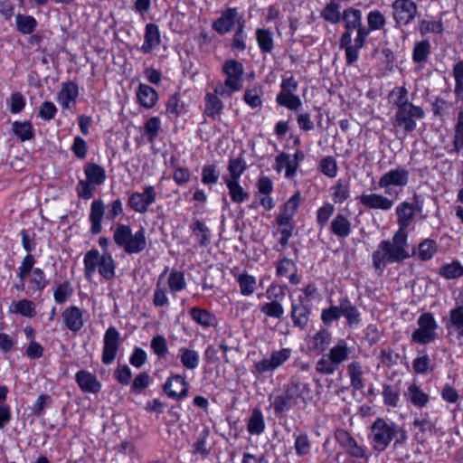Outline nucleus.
Segmentation results:
<instances>
[{"label": "nucleus", "mask_w": 463, "mask_h": 463, "mask_svg": "<svg viewBox=\"0 0 463 463\" xmlns=\"http://www.w3.org/2000/svg\"><path fill=\"white\" fill-rule=\"evenodd\" d=\"M222 71L226 78L216 82L215 90L222 98H231L243 87L244 67L236 60H228L223 63Z\"/></svg>", "instance_id": "nucleus-4"}, {"label": "nucleus", "mask_w": 463, "mask_h": 463, "mask_svg": "<svg viewBox=\"0 0 463 463\" xmlns=\"http://www.w3.org/2000/svg\"><path fill=\"white\" fill-rule=\"evenodd\" d=\"M161 42V35L159 28L155 24H147L146 25L144 43L141 46V51L144 53H149L152 50L157 47Z\"/></svg>", "instance_id": "nucleus-27"}, {"label": "nucleus", "mask_w": 463, "mask_h": 463, "mask_svg": "<svg viewBox=\"0 0 463 463\" xmlns=\"http://www.w3.org/2000/svg\"><path fill=\"white\" fill-rule=\"evenodd\" d=\"M392 8L394 21L401 25L410 24L418 14V6L412 0H395Z\"/></svg>", "instance_id": "nucleus-14"}, {"label": "nucleus", "mask_w": 463, "mask_h": 463, "mask_svg": "<svg viewBox=\"0 0 463 463\" xmlns=\"http://www.w3.org/2000/svg\"><path fill=\"white\" fill-rule=\"evenodd\" d=\"M47 284L44 271L40 268H34L33 272L30 273V289L33 292H40L45 288Z\"/></svg>", "instance_id": "nucleus-59"}, {"label": "nucleus", "mask_w": 463, "mask_h": 463, "mask_svg": "<svg viewBox=\"0 0 463 463\" xmlns=\"http://www.w3.org/2000/svg\"><path fill=\"white\" fill-rule=\"evenodd\" d=\"M247 169V164L242 157L231 159L228 165L229 175L223 176V181H239L244 171Z\"/></svg>", "instance_id": "nucleus-45"}, {"label": "nucleus", "mask_w": 463, "mask_h": 463, "mask_svg": "<svg viewBox=\"0 0 463 463\" xmlns=\"http://www.w3.org/2000/svg\"><path fill=\"white\" fill-rule=\"evenodd\" d=\"M283 168L286 169L285 175L287 178L294 177L298 169V163H294L286 153H280L276 157V170L280 172Z\"/></svg>", "instance_id": "nucleus-43"}, {"label": "nucleus", "mask_w": 463, "mask_h": 463, "mask_svg": "<svg viewBox=\"0 0 463 463\" xmlns=\"http://www.w3.org/2000/svg\"><path fill=\"white\" fill-rule=\"evenodd\" d=\"M366 38L361 33V35H356L354 43H352V34L344 33L341 35L339 44L341 48L345 49L346 63L348 65H352L358 60L359 51L364 47Z\"/></svg>", "instance_id": "nucleus-15"}, {"label": "nucleus", "mask_w": 463, "mask_h": 463, "mask_svg": "<svg viewBox=\"0 0 463 463\" xmlns=\"http://www.w3.org/2000/svg\"><path fill=\"white\" fill-rule=\"evenodd\" d=\"M191 230L201 247H206L211 243V232L200 220H195L191 225Z\"/></svg>", "instance_id": "nucleus-38"}, {"label": "nucleus", "mask_w": 463, "mask_h": 463, "mask_svg": "<svg viewBox=\"0 0 463 463\" xmlns=\"http://www.w3.org/2000/svg\"><path fill=\"white\" fill-rule=\"evenodd\" d=\"M157 192L153 185H145L142 192H135L128 198L129 207L138 213H146L157 199Z\"/></svg>", "instance_id": "nucleus-12"}, {"label": "nucleus", "mask_w": 463, "mask_h": 463, "mask_svg": "<svg viewBox=\"0 0 463 463\" xmlns=\"http://www.w3.org/2000/svg\"><path fill=\"white\" fill-rule=\"evenodd\" d=\"M342 20L345 31L344 33H349L352 34L353 30H356V35H364L367 37L369 35V30L362 24V11L356 8L349 7L344 10Z\"/></svg>", "instance_id": "nucleus-17"}, {"label": "nucleus", "mask_w": 463, "mask_h": 463, "mask_svg": "<svg viewBox=\"0 0 463 463\" xmlns=\"http://www.w3.org/2000/svg\"><path fill=\"white\" fill-rule=\"evenodd\" d=\"M446 279H455L463 276V266L458 260L443 265L439 271Z\"/></svg>", "instance_id": "nucleus-57"}, {"label": "nucleus", "mask_w": 463, "mask_h": 463, "mask_svg": "<svg viewBox=\"0 0 463 463\" xmlns=\"http://www.w3.org/2000/svg\"><path fill=\"white\" fill-rule=\"evenodd\" d=\"M407 432L393 421L377 418L371 426L370 439L374 450L384 451L391 441L395 439L394 445L404 444Z\"/></svg>", "instance_id": "nucleus-3"}, {"label": "nucleus", "mask_w": 463, "mask_h": 463, "mask_svg": "<svg viewBox=\"0 0 463 463\" xmlns=\"http://www.w3.org/2000/svg\"><path fill=\"white\" fill-rule=\"evenodd\" d=\"M116 357V328L110 326L104 335V347L102 352V362L110 364Z\"/></svg>", "instance_id": "nucleus-26"}, {"label": "nucleus", "mask_w": 463, "mask_h": 463, "mask_svg": "<svg viewBox=\"0 0 463 463\" xmlns=\"http://www.w3.org/2000/svg\"><path fill=\"white\" fill-rule=\"evenodd\" d=\"M291 353L290 348H282L271 352L269 358H263L254 364L252 373L255 375H262L266 373L274 372L290 358Z\"/></svg>", "instance_id": "nucleus-10"}, {"label": "nucleus", "mask_w": 463, "mask_h": 463, "mask_svg": "<svg viewBox=\"0 0 463 463\" xmlns=\"http://www.w3.org/2000/svg\"><path fill=\"white\" fill-rule=\"evenodd\" d=\"M410 173L402 166L390 169L384 173L379 179L378 185L385 189V194H391L389 188L391 186L404 187L409 184Z\"/></svg>", "instance_id": "nucleus-13"}, {"label": "nucleus", "mask_w": 463, "mask_h": 463, "mask_svg": "<svg viewBox=\"0 0 463 463\" xmlns=\"http://www.w3.org/2000/svg\"><path fill=\"white\" fill-rule=\"evenodd\" d=\"M357 200L367 209L381 210L383 212L390 211L394 204L392 199H389L383 194L375 193L363 194Z\"/></svg>", "instance_id": "nucleus-18"}, {"label": "nucleus", "mask_w": 463, "mask_h": 463, "mask_svg": "<svg viewBox=\"0 0 463 463\" xmlns=\"http://www.w3.org/2000/svg\"><path fill=\"white\" fill-rule=\"evenodd\" d=\"M409 257L408 233L398 232L392 240L382 241L372 255L374 269L381 271L387 265L402 262Z\"/></svg>", "instance_id": "nucleus-2"}, {"label": "nucleus", "mask_w": 463, "mask_h": 463, "mask_svg": "<svg viewBox=\"0 0 463 463\" xmlns=\"http://www.w3.org/2000/svg\"><path fill=\"white\" fill-rule=\"evenodd\" d=\"M463 149V109L459 111L455 125L453 149L449 153H458Z\"/></svg>", "instance_id": "nucleus-60"}, {"label": "nucleus", "mask_w": 463, "mask_h": 463, "mask_svg": "<svg viewBox=\"0 0 463 463\" xmlns=\"http://www.w3.org/2000/svg\"><path fill=\"white\" fill-rule=\"evenodd\" d=\"M61 317L66 328L73 333L79 332L84 326L83 311L76 306L64 309Z\"/></svg>", "instance_id": "nucleus-21"}, {"label": "nucleus", "mask_w": 463, "mask_h": 463, "mask_svg": "<svg viewBox=\"0 0 463 463\" xmlns=\"http://www.w3.org/2000/svg\"><path fill=\"white\" fill-rule=\"evenodd\" d=\"M9 311L13 314L33 317L35 315V306L33 301L28 299L12 301L9 306Z\"/></svg>", "instance_id": "nucleus-40"}, {"label": "nucleus", "mask_w": 463, "mask_h": 463, "mask_svg": "<svg viewBox=\"0 0 463 463\" xmlns=\"http://www.w3.org/2000/svg\"><path fill=\"white\" fill-rule=\"evenodd\" d=\"M256 38L262 52L268 53L273 50V34L269 29H258Z\"/></svg>", "instance_id": "nucleus-56"}, {"label": "nucleus", "mask_w": 463, "mask_h": 463, "mask_svg": "<svg viewBox=\"0 0 463 463\" xmlns=\"http://www.w3.org/2000/svg\"><path fill=\"white\" fill-rule=\"evenodd\" d=\"M12 132L22 142L34 137V129L30 121H14L12 123Z\"/></svg>", "instance_id": "nucleus-36"}, {"label": "nucleus", "mask_w": 463, "mask_h": 463, "mask_svg": "<svg viewBox=\"0 0 463 463\" xmlns=\"http://www.w3.org/2000/svg\"><path fill=\"white\" fill-rule=\"evenodd\" d=\"M351 348L344 339H340L327 354L317 362L316 370L325 375L333 374L341 364L348 360Z\"/></svg>", "instance_id": "nucleus-5"}, {"label": "nucleus", "mask_w": 463, "mask_h": 463, "mask_svg": "<svg viewBox=\"0 0 463 463\" xmlns=\"http://www.w3.org/2000/svg\"><path fill=\"white\" fill-rule=\"evenodd\" d=\"M418 328L412 333L411 340L417 344L426 345L436 340L438 324L431 313H423L417 321Z\"/></svg>", "instance_id": "nucleus-7"}, {"label": "nucleus", "mask_w": 463, "mask_h": 463, "mask_svg": "<svg viewBox=\"0 0 463 463\" xmlns=\"http://www.w3.org/2000/svg\"><path fill=\"white\" fill-rule=\"evenodd\" d=\"M331 232L339 238H346L352 232V224L350 220L342 213H337L330 224Z\"/></svg>", "instance_id": "nucleus-28"}, {"label": "nucleus", "mask_w": 463, "mask_h": 463, "mask_svg": "<svg viewBox=\"0 0 463 463\" xmlns=\"http://www.w3.org/2000/svg\"><path fill=\"white\" fill-rule=\"evenodd\" d=\"M452 75L455 80L454 94L458 99L463 100V60L454 64Z\"/></svg>", "instance_id": "nucleus-55"}, {"label": "nucleus", "mask_w": 463, "mask_h": 463, "mask_svg": "<svg viewBox=\"0 0 463 463\" xmlns=\"http://www.w3.org/2000/svg\"><path fill=\"white\" fill-rule=\"evenodd\" d=\"M298 82L293 76L283 77L280 84V92L276 98V101L290 110H298L302 106V101L298 96L295 95L298 90Z\"/></svg>", "instance_id": "nucleus-8"}, {"label": "nucleus", "mask_w": 463, "mask_h": 463, "mask_svg": "<svg viewBox=\"0 0 463 463\" xmlns=\"http://www.w3.org/2000/svg\"><path fill=\"white\" fill-rule=\"evenodd\" d=\"M449 325L458 332L459 337H463V307H458L450 311Z\"/></svg>", "instance_id": "nucleus-64"}, {"label": "nucleus", "mask_w": 463, "mask_h": 463, "mask_svg": "<svg viewBox=\"0 0 463 463\" xmlns=\"http://www.w3.org/2000/svg\"><path fill=\"white\" fill-rule=\"evenodd\" d=\"M231 200L235 203H242L250 198V194L240 184L239 181L225 180L224 181Z\"/></svg>", "instance_id": "nucleus-41"}, {"label": "nucleus", "mask_w": 463, "mask_h": 463, "mask_svg": "<svg viewBox=\"0 0 463 463\" xmlns=\"http://www.w3.org/2000/svg\"><path fill=\"white\" fill-rule=\"evenodd\" d=\"M104 216V204L101 201H93L90 207V221L91 222L90 231L97 234L101 232V221Z\"/></svg>", "instance_id": "nucleus-34"}, {"label": "nucleus", "mask_w": 463, "mask_h": 463, "mask_svg": "<svg viewBox=\"0 0 463 463\" xmlns=\"http://www.w3.org/2000/svg\"><path fill=\"white\" fill-rule=\"evenodd\" d=\"M189 314L194 321L203 327H211L217 325L216 317L206 309L194 307L189 310Z\"/></svg>", "instance_id": "nucleus-33"}, {"label": "nucleus", "mask_w": 463, "mask_h": 463, "mask_svg": "<svg viewBox=\"0 0 463 463\" xmlns=\"http://www.w3.org/2000/svg\"><path fill=\"white\" fill-rule=\"evenodd\" d=\"M165 393L173 399H181L187 395L188 385L184 377L180 374H175L168 378L164 385Z\"/></svg>", "instance_id": "nucleus-20"}, {"label": "nucleus", "mask_w": 463, "mask_h": 463, "mask_svg": "<svg viewBox=\"0 0 463 463\" xmlns=\"http://www.w3.org/2000/svg\"><path fill=\"white\" fill-rule=\"evenodd\" d=\"M248 431L252 435H260L265 430V421L262 412L255 408L251 412L247 425Z\"/></svg>", "instance_id": "nucleus-49"}, {"label": "nucleus", "mask_w": 463, "mask_h": 463, "mask_svg": "<svg viewBox=\"0 0 463 463\" xmlns=\"http://www.w3.org/2000/svg\"><path fill=\"white\" fill-rule=\"evenodd\" d=\"M424 117L425 112L420 107L411 105L397 109L392 124L394 127L402 128L405 133H410L417 127L414 118L421 119Z\"/></svg>", "instance_id": "nucleus-9"}, {"label": "nucleus", "mask_w": 463, "mask_h": 463, "mask_svg": "<svg viewBox=\"0 0 463 463\" xmlns=\"http://www.w3.org/2000/svg\"><path fill=\"white\" fill-rule=\"evenodd\" d=\"M75 381L83 392L97 393L101 389V383L96 375L86 370L77 372Z\"/></svg>", "instance_id": "nucleus-23"}, {"label": "nucleus", "mask_w": 463, "mask_h": 463, "mask_svg": "<svg viewBox=\"0 0 463 463\" xmlns=\"http://www.w3.org/2000/svg\"><path fill=\"white\" fill-rule=\"evenodd\" d=\"M263 89L260 85H254L245 90L243 100L251 109L260 108L262 105Z\"/></svg>", "instance_id": "nucleus-46"}, {"label": "nucleus", "mask_w": 463, "mask_h": 463, "mask_svg": "<svg viewBox=\"0 0 463 463\" xmlns=\"http://www.w3.org/2000/svg\"><path fill=\"white\" fill-rule=\"evenodd\" d=\"M342 15L340 5L335 0H331L327 3L321 12V17L333 24L339 23L342 19Z\"/></svg>", "instance_id": "nucleus-48"}, {"label": "nucleus", "mask_w": 463, "mask_h": 463, "mask_svg": "<svg viewBox=\"0 0 463 463\" xmlns=\"http://www.w3.org/2000/svg\"><path fill=\"white\" fill-rule=\"evenodd\" d=\"M276 289V286L270 285L266 290V297L269 299L275 298L270 302L264 303L260 306V311L267 317L280 319L284 315V308L282 305L277 301L279 294H273V290Z\"/></svg>", "instance_id": "nucleus-24"}, {"label": "nucleus", "mask_w": 463, "mask_h": 463, "mask_svg": "<svg viewBox=\"0 0 463 463\" xmlns=\"http://www.w3.org/2000/svg\"><path fill=\"white\" fill-rule=\"evenodd\" d=\"M84 172L87 177L86 180L96 185L101 184L105 180V171L96 164H89L86 165Z\"/></svg>", "instance_id": "nucleus-58"}, {"label": "nucleus", "mask_w": 463, "mask_h": 463, "mask_svg": "<svg viewBox=\"0 0 463 463\" xmlns=\"http://www.w3.org/2000/svg\"><path fill=\"white\" fill-rule=\"evenodd\" d=\"M244 18L236 7H230L223 10L221 16L213 24V28L220 34H226L232 29L244 27Z\"/></svg>", "instance_id": "nucleus-11"}, {"label": "nucleus", "mask_w": 463, "mask_h": 463, "mask_svg": "<svg viewBox=\"0 0 463 463\" xmlns=\"http://www.w3.org/2000/svg\"><path fill=\"white\" fill-rule=\"evenodd\" d=\"M178 358L182 365L187 370H195L199 366L200 355L195 350L181 347L178 351Z\"/></svg>", "instance_id": "nucleus-35"}, {"label": "nucleus", "mask_w": 463, "mask_h": 463, "mask_svg": "<svg viewBox=\"0 0 463 463\" xmlns=\"http://www.w3.org/2000/svg\"><path fill=\"white\" fill-rule=\"evenodd\" d=\"M341 316L345 317L349 326L358 325L360 323V313L357 307L353 305L348 298H343L340 301Z\"/></svg>", "instance_id": "nucleus-39"}, {"label": "nucleus", "mask_w": 463, "mask_h": 463, "mask_svg": "<svg viewBox=\"0 0 463 463\" xmlns=\"http://www.w3.org/2000/svg\"><path fill=\"white\" fill-rule=\"evenodd\" d=\"M220 94L216 93L215 87L213 88V92H207L204 97L205 108H204V115L215 119L217 118L223 110L224 105L221 100Z\"/></svg>", "instance_id": "nucleus-25"}, {"label": "nucleus", "mask_w": 463, "mask_h": 463, "mask_svg": "<svg viewBox=\"0 0 463 463\" xmlns=\"http://www.w3.org/2000/svg\"><path fill=\"white\" fill-rule=\"evenodd\" d=\"M161 128V120L158 117L150 118L144 126V135L149 142H154Z\"/></svg>", "instance_id": "nucleus-63"}, {"label": "nucleus", "mask_w": 463, "mask_h": 463, "mask_svg": "<svg viewBox=\"0 0 463 463\" xmlns=\"http://www.w3.org/2000/svg\"><path fill=\"white\" fill-rule=\"evenodd\" d=\"M237 282L240 286L241 295L250 296L255 291L257 280L254 276L248 273H241L238 275Z\"/></svg>", "instance_id": "nucleus-53"}, {"label": "nucleus", "mask_w": 463, "mask_h": 463, "mask_svg": "<svg viewBox=\"0 0 463 463\" xmlns=\"http://www.w3.org/2000/svg\"><path fill=\"white\" fill-rule=\"evenodd\" d=\"M310 309L300 299L291 305V318L295 326L304 327L309 320Z\"/></svg>", "instance_id": "nucleus-31"}, {"label": "nucleus", "mask_w": 463, "mask_h": 463, "mask_svg": "<svg viewBox=\"0 0 463 463\" xmlns=\"http://www.w3.org/2000/svg\"><path fill=\"white\" fill-rule=\"evenodd\" d=\"M35 263L34 257L28 253L22 260L21 265L18 268L17 277L21 280V287H17L18 290L24 289V280L34 269L33 265Z\"/></svg>", "instance_id": "nucleus-50"}, {"label": "nucleus", "mask_w": 463, "mask_h": 463, "mask_svg": "<svg viewBox=\"0 0 463 463\" xmlns=\"http://www.w3.org/2000/svg\"><path fill=\"white\" fill-rule=\"evenodd\" d=\"M389 99L397 109L413 105L409 101L408 90L404 86L393 88L389 93Z\"/></svg>", "instance_id": "nucleus-44"}, {"label": "nucleus", "mask_w": 463, "mask_h": 463, "mask_svg": "<svg viewBox=\"0 0 463 463\" xmlns=\"http://www.w3.org/2000/svg\"><path fill=\"white\" fill-rule=\"evenodd\" d=\"M277 275L288 278L292 285H297L300 281L295 262L288 258H283L278 262Z\"/></svg>", "instance_id": "nucleus-29"}, {"label": "nucleus", "mask_w": 463, "mask_h": 463, "mask_svg": "<svg viewBox=\"0 0 463 463\" xmlns=\"http://www.w3.org/2000/svg\"><path fill=\"white\" fill-rule=\"evenodd\" d=\"M118 246H120L128 254H136L146 248L145 231L140 228L135 233L128 225H118Z\"/></svg>", "instance_id": "nucleus-6"}, {"label": "nucleus", "mask_w": 463, "mask_h": 463, "mask_svg": "<svg viewBox=\"0 0 463 463\" xmlns=\"http://www.w3.org/2000/svg\"><path fill=\"white\" fill-rule=\"evenodd\" d=\"M137 453L131 442L125 441L118 451V461L120 463H136Z\"/></svg>", "instance_id": "nucleus-61"}, {"label": "nucleus", "mask_w": 463, "mask_h": 463, "mask_svg": "<svg viewBox=\"0 0 463 463\" xmlns=\"http://www.w3.org/2000/svg\"><path fill=\"white\" fill-rule=\"evenodd\" d=\"M100 254L98 250H90L84 256L85 277L90 279L93 273L99 269L100 263Z\"/></svg>", "instance_id": "nucleus-47"}, {"label": "nucleus", "mask_w": 463, "mask_h": 463, "mask_svg": "<svg viewBox=\"0 0 463 463\" xmlns=\"http://www.w3.org/2000/svg\"><path fill=\"white\" fill-rule=\"evenodd\" d=\"M311 389L308 383L292 377L284 385L283 393L269 396L271 407L276 415H283L293 408H305L311 401Z\"/></svg>", "instance_id": "nucleus-1"}, {"label": "nucleus", "mask_w": 463, "mask_h": 463, "mask_svg": "<svg viewBox=\"0 0 463 463\" xmlns=\"http://www.w3.org/2000/svg\"><path fill=\"white\" fill-rule=\"evenodd\" d=\"M331 338V333L327 329H321L310 337L309 349L317 354H322L330 345Z\"/></svg>", "instance_id": "nucleus-30"}, {"label": "nucleus", "mask_w": 463, "mask_h": 463, "mask_svg": "<svg viewBox=\"0 0 463 463\" xmlns=\"http://www.w3.org/2000/svg\"><path fill=\"white\" fill-rule=\"evenodd\" d=\"M336 441L352 457L361 458L365 455V449L344 430H337L335 434Z\"/></svg>", "instance_id": "nucleus-19"}, {"label": "nucleus", "mask_w": 463, "mask_h": 463, "mask_svg": "<svg viewBox=\"0 0 463 463\" xmlns=\"http://www.w3.org/2000/svg\"><path fill=\"white\" fill-rule=\"evenodd\" d=\"M114 260L109 252L103 251L101 257H100V263L99 266V273L100 276L106 279L109 280L114 278Z\"/></svg>", "instance_id": "nucleus-51"}, {"label": "nucleus", "mask_w": 463, "mask_h": 463, "mask_svg": "<svg viewBox=\"0 0 463 463\" xmlns=\"http://www.w3.org/2000/svg\"><path fill=\"white\" fill-rule=\"evenodd\" d=\"M137 97L139 104L146 109L153 108L158 99L156 90L149 85L140 83L137 92Z\"/></svg>", "instance_id": "nucleus-32"}, {"label": "nucleus", "mask_w": 463, "mask_h": 463, "mask_svg": "<svg viewBox=\"0 0 463 463\" xmlns=\"http://www.w3.org/2000/svg\"><path fill=\"white\" fill-rule=\"evenodd\" d=\"M421 211V207L408 202H402L395 208L397 215L398 232L407 233L406 229L412 223L415 214Z\"/></svg>", "instance_id": "nucleus-16"}, {"label": "nucleus", "mask_w": 463, "mask_h": 463, "mask_svg": "<svg viewBox=\"0 0 463 463\" xmlns=\"http://www.w3.org/2000/svg\"><path fill=\"white\" fill-rule=\"evenodd\" d=\"M15 22L17 30L23 34H31L37 27V21L32 15L18 14Z\"/></svg>", "instance_id": "nucleus-52"}, {"label": "nucleus", "mask_w": 463, "mask_h": 463, "mask_svg": "<svg viewBox=\"0 0 463 463\" xmlns=\"http://www.w3.org/2000/svg\"><path fill=\"white\" fill-rule=\"evenodd\" d=\"M404 396L415 406L424 407L429 402V396L416 383H411Z\"/></svg>", "instance_id": "nucleus-42"}, {"label": "nucleus", "mask_w": 463, "mask_h": 463, "mask_svg": "<svg viewBox=\"0 0 463 463\" xmlns=\"http://www.w3.org/2000/svg\"><path fill=\"white\" fill-rule=\"evenodd\" d=\"M73 294V288L70 281H64L56 286L53 298L56 303H65Z\"/></svg>", "instance_id": "nucleus-62"}, {"label": "nucleus", "mask_w": 463, "mask_h": 463, "mask_svg": "<svg viewBox=\"0 0 463 463\" xmlns=\"http://www.w3.org/2000/svg\"><path fill=\"white\" fill-rule=\"evenodd\" d=\"M333 190L332 197L335 203H343L350 196V184L347 180L339 179Z\"/></svg>", "instance_id": "nucleus-54"}, {"label": "nucleus", "mask_w": 463, "mask_h": 463, "mask_svg": "<svg viewBox=\"0 0 463 463\" xmlns=\"http://www.w3.org/2000/svg\"><path fill=\"white\" fill-rule=\"evenodd\" d=\"M79 89L75 82L68 81L62 84L58 93L57 100L63 109H71L76 105Z\"/></svg>", "instance_id": "nucleus-22"}, {"label": "nucleus", "mask_w": 463, "mask_h": 463, "mask_svg": "<svg viewBox=\"0 0 463 463\" xmlns=\"http://www.w3.org/2000/svg\"><path fill=\"white\" fill-rule=\"evenodd\" d=\"M348 375L350 377L351 386L356 390L361 391L364 388V383L363 379V367L359 362L354 361L349 364L347 367Z\"/></svg>", "instance_id": "nucleus-37"}]
</instances>
